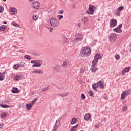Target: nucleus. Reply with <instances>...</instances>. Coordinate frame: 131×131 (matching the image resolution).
<instances>
[{"mask_svg":"<svg viewBox=\"0 0 131 131\" xmlns=\"http://www.w3.org/2000/svg\"><path fill=\"white\" fill-rule=\"evenodd\" d=\"M101 58H102V56L100 54H97L95 55L94 58L92 60V65L91 69L92 72H96V71L98 70V68H97L96 66H97V64H98V60H100Z\"/></svg>","mask_w":131,"mask_h":131,"instance_id":"1","label":"nucleus"},{"mask_svg":"<svg viewBox=\"0 0 131 131\" xmlns=\"http://www.w3.org/2000/svg\"><path fill=\"white\" fill-rule=\"evenodd\" d=\"M80 54L83 57H89L91 55V49L89 47H84L82 48Z\"/></svg>","mask_w":131,"mask_h":131,"instance_id":"2","label":"nucleus"},{"mask_svg":"<svg viewBox=\"0 0 131 131\" xmlns=\"http://www.w3.org/2000/svg\"><path fill=\"white\" fill-rule=\"evenodd\" d=\"M50 22L52 27H57L59 24V21L55 17L51 18L50 19Z\"/></svg>","mask_w":131,"mask_h":131,"instance_id":"3","label":"nucleus"},{"mask_svg":"<svg viewBox=\"0 0 131 131\" xmlns=\"http://www.w3.org/2000/svg\"><path fill=\"white\" fill-rule=\"evenodd\" d=\"M83 39V38L82 37V36H81V34L79 33H78L76 35V38L72 41L73 45H75L76 43H78V42H79V41H81Z\"/></svg>","mask_w":131,"mask_h":131,"instance_id":"4","label":"nucleus"},{"mask_svg":"<svg viewBox=\"0 0 131 131\" xmlns=\"http://www.w3.org/2000/svg\"><path fill=\"white\" fill-rule=\"evenodd\" d=\"M97 88H100V89L104 88V84H103L102 81H99L97 83H94L92 85V88L95 91H97Z\"/></svg>","mask_w":131,"mask_h":131,"instance_id":"5","label":"nucleus"},{"mask_svg":"<svg viewBox=\"0 0 131 131\" xmlns=\"http://www.w3.org/2000/svg\"><path fill=\"white\" fill-rule=\"evenodd\" d=\"M130 94V92L129 91V90H125L123 91L121 95L120 99L124 100V99H125V98H126V97H127V96H128Z\"/></svg>","mask_w":131,"mask_h":131,"instance_id":"6","label":"nucleus"},{"mask_svg":"<svg viewBox=\"0 0 131 131\" xmlns=\"http://www.w3.org/2000/svg\"><path fill=\"white\" fill-rule=\"evenodd\" d=\"M108 38L111 42H114V41L116 40L117 36H116V34L115 33H113L110 34V36Z\"/></svg>","mask_w":131,"mask_h":131,"instance_id":"7","label":"nucleus"},{"mask_svg":"<svg viewBox=\"0 0 131 131\" xmlns=\"http://www.w3.org/2000/svg\"><path fill=\"white\" fill-rule=\"evenodd\" d=\"M94 9H95V7L94 6L90 5L86 11L87 14H88V15H93V14H94Z\"/></svg>","mask_w":131,"mask_h":131,"instance_id":"8","label":"nucleus"},{"mask_svg":"<svg viewBox=\"0 0 131 131\" xmlns=\"http://www.w3.org/2000/svg\"><path fill=\"white\" fill-rule=\"evenodd\" d=\"M116 25H117V20L114 18L111 19L110 23V27L113 28V27H115Z\"/></svg>","mask_w":131,"mask_h":131,"instance_id":"9","label":"nucleus"},{"mask_svg":"<svg viewBox=\"0 0 131 131\" xmlns=\"http://www.w3.org/2000/svg\"><path fill=\"white\" fill-rule=\"evenodd\" d=\"M43 64V61L41 60H36L35 64L33 65V67H40Z\"/></svg>","mask_w":131,"mask_h":131,"instance_id":"10","label":"nucleus"},{"mask_svg":"<svg viewBox=\"0 0 131 131\" xmlns=\"http://www.w3.org/2000/svg\"><path fill=\"white\" fill-rule=\"evenodd\" d=\"M121 27H122V24H120L119 26L113 29L114 31H115L117 33H121L122 32V30H121Z\"/></svg>","mask_w":131,"mask_h":131,"instance_id":"11","label":"nucleus"},{"mask_svg":"<svg viewBox=\"0 0 131 131\" xmlns=\"http://www.w3.org/2000/svg\"><path fill=\"white\" fill-rule=\"evenodd\" d=\"M40 4L38 3V2H35L32 4V7H33L34 9H39L40 8Z\"/></svg>","mask_w":131,"mask_h":131,"instance_id":"12","label":"nucleus"},{"mask_svg":"<svg viewBox=\"0 0 131 131\" xmlns=\"http://www.w3.org/2000/svg\"><path fill=\"white\" fill-rule=\"evenodd\" d=\"M130 69V67H127L125 68H124L122 71V75H124V74L126 73V72H129Z\"/></svg>","mask_w":131,"mask_h":131,"instance_id":"13","label":"nucleus"},{"mask_svg":"<svg viewBox=\"0 0 131 131\" xmlns=\"http://www.w3.org/2000/svg\"><path fill=\"white\" fill-rule=\"evenodd\" d=\"M81 21L82 23L84 24V25H86V24H88L89 23V18L88 17H84L83 18H82Z\"/></svg>","mask_w":131,"mask_h":131,"instance_id":"14","label":"nucleus"},{"mask_svg":"<svg viewBox=\"0 0 131 131\" xmlns=\"http://www.w3.org/2000/svg\"><path fill=\"white\" fill-rule=\"evenodd\" d=\"M53 69H54V70H55V71L58 72V71H60V70H61V66L59 65H56L55 67H53Z\"/></svg>","mask_w":131,"mask_h":131,"instance_id":"15","label":"nucleus"},{"mask_svg":"<svg viewBox=\"0 0 131 131\" xmlns=\"http://www.w3.org/2000/svg\"><path fill=\"white\" fill-rule=\"evenodd\" d=\"M91 114L87 113L84 116V119L85 120H90V119H91Z\"/></svg>","mask_w":131,"mask_h":131,"instance_id":"16","label":"nucleus"},{"mask_svg":"<svg viewBox=\"0 0 131 131\" xmlns=\"http://www.w3.org/2000/svg\"><path fill=\"white\" fill-rule=\"evenodd\" d=\"M19 91V90L17 88L13 87L12 90H11L12 93H13V94H16L18 93Z\"/></svg>","mask_w":131,"mask_h":131,"instance_id":"17","label":"nucleus"},{"mask_svg":"<svg viewBox=\"0 0 131 131\" xmlns=\"http://www.w3.org/2000/svg\"><path fill=\"white\" fill-rule=\"evenodd\" d=\"M0 107L2 108H4V109H6V108H10V106L6 104H0Z\"/></svg>","mask_w":131,"mask_h":131,"instance_id":"18","label":"nucleus"},{"mask_svg":"<svg viewBox=\"0 0 131 131\" xmlns=\"http://www.w3.org/2000/svg\"><path fill=\"white\" fill-rule=\"evenodd\" d=\"M6 28H7L6 25H2L0 27V30H1V31H5Z\"/></svg>","mask_w":131,"mask_h":131,"instance_id":"19","label":"nucleus"},{"mask_svg":"<svg viewBox=\"0 0 131 131\" xmlns=\"http://www.w3.org/2000/svg\"><path fill=\"white\" fill-rule=\"evenodd\" d=\"M76 122H77V120L75 118H73L71 121V124H75Z\"/></svg>","mask_w":131,"mask_h":131,"instance_id":"20","label":"nucleus"},{"mask_svg":"<svg viewBox=\"0 0 131 131\" xmlns=\"http://www.w3.org/2000/svg\"><path fill=\"white\" fill-rule=\"evenodd\" d=\"M26 107L27 110H30L32 108V105H31L30 104H27Z\"/></svg>","mask_w":131,"mask_h":131,"instance_id":"21","label":"nucleus"},{"mask_svg":"<svg viewBox=\"0 0 131 131\" xmlns=\"http://www.w3.org/2000/svg\"><path fill=\"white\" fill-rule=\"evenodd\" d=\"M68 65V61L67 60L63 61V64H61V67H65Z\"/></svg>","mask_w":131,"mask_h":131,"instance_id":"22","label":"nucleus"},{"mask_svg":"<svg viewBox=\"0 0 131 131\" xmlns=\"http://www.w3.org/2000/svg\"><path fill=\"white\" fill-rule=\"evenodd\" d=\"M15 79L16 80H22V76L20 75H17L15 77Z\"/></svg>","mask_w":131,"mask_h":131,"instance_id":"23","label":"nucleus"},{"mask_svg":"<svg viewBox=\"0 0 131 131\" xmlns=\"http://www.w3.org/2000/svg\"><path fill=\"white\" fill-rule=\"evenodd\" d=\"M124 8L123 7V6H120L118 8L117 12H121V11H122V10H123Z\"/></svg>","mask_w":131,"mask_h":131,"instance_id":"24","label":"nucleus"},{"mask_svg":"<svg viewBox=\"0 0 131 131\" xmlns=\"http://www.w3.org/2000/svg\"><path fill=\"white\" fill-rule=\"evenodd\" d=\"M11 11L12 13H14V15H15V14H17V9H16L15 8H12L11 9Z\"/></svg>","mask_w":131,"mask_h":131,"instance_id":"25","label":"nucleus"},{"mask_svg":"<svg viewBox=\"0 0 131 131\" xmlns=\"http://www.w3.org/2000/svg\"><path fill=\"white\" fill-rule=\"evenodd\" d=\"M68 95H69L68 93L59 94V96L60 97H66V96H68Z\"/></svg>","mask_w":131,"mask_h":131,"instance_id":"26","label":"nucleus"},{"mask_svg":"<svg viewBox=\"0 0 131 131\" xmlns=\"http://www.w3.org/2000/svg\"><path fill=\"white\" fill-rule=\"evenodd\" d=\"M63 41L64 43H67L68 40L67 39V38L66 37V36L63 37Z\"/></svg>","mask_w":131,"mask_h":131,"instance_id":"27","label":"nucleus"},{"mask_svg":"<svg viewBox=\"0 0 131 131\" xmlns=\"http://www.w3.org/2000/svg\"><path fill=\"white\" fill-rule=\"evenodd\" d=\"M36 101H37V99H35L34 100H33V101H32L31 102L30 104L32 105V106H33V105H34V104L35 103V102H36Z\"/></svg>","mask_w":131,"mask_h":131,"instance_id":"28","label":"nucleus"},{"mask_svg":"<svg viewBox=\"0 0 131 131\" xmlns=\"http://www.w3.org/2000/svg\"><path fill=\"white\" fill-rule=\"evenodd\" d=\"M24 58L27 60H31V57H30L29 55H25Z\"/></svg>","mask_w":131,"mask_h":131,"instance_id":"29","label":"nucleus"},{"mask_svg":"<svg viewBox=\"0 0 131 131\" xmlns=\"http://www.w3.org/2000/svg\"><path fill=\"white\" fill-rule=\"evenodd\" d=\"M38 19V16L36 15H33V20H34V21H36Z\"/></svg>","mask_w":131,"mask_h":131,"instance_id":"30","label":"nucleus"},{"mask_svg":"<svg viewBox=\"0 0 131 131\" xmlns=\"http://www.w3.org/2000/svg\"><path fill=\"white\" fill-rule=\"evenodd\" d=\"M25 64L24 62H21L19 64H17V66L20 68V67H24Z\"/></svg>","mask_w":131,"mask_h":131,"instance_id":"31","label":"nucleus"},{"mask_svg":"<svg viewBox=\"0 0 131 131\" xmlns=\"http://www.w3.org/2000/svg\"><path fill=\"white\" fill-rule=\"evenodd\" d=\"M81 100L85 99V95H84V94L82 93L81 95Z\"/></svg>","mask_w":131,"mask_h":131,"instance_id":"32","label":"nucleus"},{"mask_svg":"<svg viewBox=\"0 0 131 131\" xmlns=\"http://www.w3.org/2000/svg\"><path fill=\"white\" fill-rule=\"evenodd\" d=\"M58 14H59V15H62L64 14V10H60L58 12Z\"/></svg>","mask_w":131,"mask_h":131,"instance_id":"33","label":"nucleus"},{"mask_svg":"<svg viewBox=\"0 0 131 131\" xmlns=\"http://www.w3.org/2000/svg\"><path fill=\"white\" fill-rule=\"evenodd\" d=\"M36 73H38L39 74H42V73H43V72L40 71V70H38L36 71Z\"/></svg>","mask_w":131,"mask_h":131,"instance_id":"34","label":"nucleus"},{"mask_svg":"<svg viewBox=\"0 0 131 131\" xmlns=\"http://www.w3.org/2000/svg\"><path fill=\"white\" fill-rule=\"evenodd\" d=\"M49 87H45L41 89V92H45V91H48Z\"/></svg>","mask_w":131,"mask_h":131,"instance_id":"35","label":"nucleus"},{"mask_svg":"<svg viewBox=\"0 0 131 131\" xmlns=\"http://www.w3.org/2000/svg\"><path fill=\"white\" fill-rule=\"evenodd\" d=\"M85 71V69L84 68H81L80 70L81 73H83Z\"/></svg>","mask_w":131,"mask_h":131,"instance_id":"36","label":"nucleus"},{"mask_svg":"<svg viewBox=\"0 0 131 131\" xmlns=\"http://www.w3.org/2000/svg\"><path fill=\"white\" fill-rule=\"evenodd\" d=\"M57 18H58L59 20H61V19H63L64 18V16L63 15H58Z\"/></svg>","mask_w":131,"mask_h":131,"instance_id":"37","label":"nucleus"},{"mask_svg":"<svg viewBox=\"0 0 131 131\" xmlns=\"http://www.w3.org/2000/svg\"><path fill=\"white\" fill-rule=\"evenodd\" d=\"M34 56H35L36 57H39L40 56V54L38 53H33Z\"/></svg>","mask_w":131,"mask_h":131,"instance_id":"38","label":"nucleus"},{"mask_svg":"<svg viewBox=\"0 0 131 131\" xmlns=\"http://www.w3.org/2000/svg\"><path fill=\"white\" fill-rule=\"evenodd\" d=\"M93 95H94L93 91L91 90L89 91V96H90V97H93Z\"/></svg>","mask_w":131,"mask_h":131,"instance_id":"39","label":"nucleus"},{"mask_svg":"<svg viewBox=\"0 0 131 131\" xmlns=\"http://www.w3.org/2000/svg\"><path fill=\"white\" fill-rule=\"evenodd\" d=\"M4 12V7L0 6V13H3Z\"/></svg>","mask_w":131,"mask_h":131,"instance_id":"40","label":"nucleus"},{"mask_svg":"<svg viewBox=\"0 0 131 131\" xmlns=\"http://www.w3.org/2000/svg\"><path fill=\"white\" fill-rule=\"evenodd\" d=\"M18 68H19V67H18V64H15V65H14V66H13V69H14L17 70V69H18Z\"/></svg>","mask_w":131,"mask_h":131,"instance_id":"41","label":"nucleus"},{"mask_svg":"<svg viewBox=\"0 0 131 131\" xmlns=\"http://www.w3.org/2000/svg\"><path fill=\"white\" fill-rule=\"evenodd\" d=\"M115 59L116 60H119V59H120V56L118 55H117L115 56Z\"/></svg>","mask_w":131,"mask_h":131,"instance_id":"42","label":"nucleus"},{"mask_svg":"<svg viewBox=\"0 0 131 131\" xmlns=\"http://www.w3.org/2000/svg\"><path fill=\"white\" fill-rule=\"evenodd\" d=\"M5 116H7V114L6 113H3L1 116V117H5Z\"/></svg>","mask_w":131,"mask_h":131,"instance_id":"43","label":"nucleus"},{"mask_svg":"<svg viewBox=\"0 0 131 131\" xmlns=\"http://www.w3.org/2000/svg\"><path fill=\"white\" fill-rule=\"evenodd\" d=\"M4 126H5V124L0 123V129H3Z\"/></svg>","mask_w":131,"mask_h":131,"instance_id":"44","label":"nucleus"},{"mask_svg":"<svg viewBox=\"0 0 131 131\" xmlns=\"http://www.w3.org/2000/svg\"><path fill=\"white\" fill-rule=\"evenodd\" d=\"M122 109H123V111H126L127 107H126V106H124L122 107Z\"/></svg>","mask_w":131,"mask_h":131,"instance_id":"45","label":"nucleus"},{"mask_svg":"<svg viewBox=\"0 0 131 131\" xmlns=\"http://www.w3.org/2000/svg\"><path fill=\"white\" fill-rule=\"evenodd\" d=\"M78 126V124H76V125L75 126H73V127H72L73 128L75 129H76V128H77Z\"/></svg>","mask_w":131,"mask_h":131,"instance_id":"46","label":"nucleus"},{"mask_svg":"<svg viewBox=\"0 0 131 131\" xmlns=\"http://www.w3.org/2000/svg\"><path fill=\"white\" fill-rule=\"evenodd\" d=\"M13 26H15V27H18V26H19V25H18V24L17 23H13Z\"/></svg>","mask_w":131,"mask_h":131,"instance_id":"47","label":"nucleus"},{"mask_svg":"<svg viewBox=\"0 0 131 131\" xmlns=\"http://www.w3.org/2000/svg\"><path fill=\"white\" fill-rule=\"evenodd\" d=\"M36 61V60H31V64H34V65H35Z\"/></svg>","mask_w":131,"mask_h":131,"instance_id":"48","label":"nucleus"},{"mask_svg":"<svg viewBox=\"0 0 131 131\" xmlns=\"http://www.w3.org/2000/svg\"><path fill=\"white\" fill-rule=\"evenodd\" d=\"M4 74H5L4 73H0V78L3 77V75H4Z\"/></svg>","mask_w":131,"mask_h":131,"instance_id":"49","label":"nucleus"},{"mask_svg":"<svg viewBox=\"0 0 131 131\" xmlns=\"http://www.w3.org/2000/svg\"><path fill=\"white\" fill-rule=\"evenodd\" d=\"M75 129H74V128H73L72 127L70 129V131H75Z\"/></svg>","mask_w":131,"mask_h":131,"instance_id":"50","label":"nucleus"},{"mask_svg":"<svg viewBox=\"0 0 131 131\" xmlns=\"http://www.w3.org/2000/svg\"><path fill=\"white\" fill-rule=\"evenodd\" d=\"M120 12L117 11V16H120Z\"/></svg>","mask_w":131,"mask_h":131,"instance_id":"51","label":"nucleus"},{"mask_svg":"<svg viewBox=\"0 0 131 131\" xmlns=\"http://www.w3.org/2000/svg\"><path fill=\"white\" fill-rule=\"evenodd\" d=\"M36 71H33L32 72V73H36Z\"/></svg>","mask_w":131,"mask_h":131,"instance_id":"52","label":"nucleus"},{"mask_svg":"<svg viewBox=\"0 0 131 131\" xmlns=\"http://www.w3.org/2000/svg\"><path fill=\"white\" fill-rule=\"evenodd\" d=\"M2 80H4V78L3 77L0 78V81Z\"/></svg>","mask_w":131,"mask_h":131,"instance_id":"53","label":"nucleus"},{"mask_svg":"<svg viewBox=\"0 0 131 131\" xmlns=\"http://www.w3.org/2000/svg\"><path fill=\"white\" fill-rule=\"evenodd\" d=\"M77 26L78 27H80V23H78Z\"/></svg>","mask_w":131,"mask_h":131,"instance_id":"54","label":"nucleus"},{"mask_svg":"<svg viewBox=\"0 0 131 131\" xmlns=\"http://www.w3.org/2000/svg\"><path fill=\"white\" fill-rule=\"evenodd\" d=\"M3 23H4V24H7V21H4Z\"/></svg>","mask_w":131,"mask_h":131,"instance_id":"55","label":"nucleus"},{"mask_svg":"<svg viewBox=\"0 0 131 131\" xmlns=\"http://www.w3.org/2000/svg\"><path fill=\"white\" fill-rule=\"evenodd\" d=\"M73 7H74L75 8H75H76V7H75V5H73Z\"/></svg>","mask_w":131,"mask_h":131,"instance_id":"56","label":"nucleus"},{"mask_svg":"<svg viewBox=\"0 0 131 131\" xmlns=\"http://www.w3.org/2000/svg\"><path fill=\"white\" fill-rule=\"evenodd\" d=\"M30 2H33V0H29Z\"/></svg>","mask_w":131,"mask_h":131,"instance_id":"57","label":"nucleus"},{"mask_svg":"<svg viewBox=\"0 0 131 131\" xmlns=\"http://www.w3.org/2000/svg\"><path fill=\"white\" fill-rule=\"evenodd\" d=\"M129 52H131V49H130L129 50Z\"/></svg>","mask_w":131,"mask_h":131,"instance_id":"58","label":"nucleus"},{"mask_svg":"<svg viewBox=\"0 0 131 131\" xmlns=\"http://www.w3.org/2000/svg\"><path fill=\"white\" fill-rule=\"evenodd\" d=\"M121 54L122 55H123V53H122V52H121Z\"/></svg>","mask_w":131,"mask_h":131,"instance_id":"59","label":"nucleus"},{"mask_svg":"<svg viewBox=\"0 0 131 131\" xmlns=\"http://www.w3.org/2000/svg\"><path fill=\"white\" fill-rule=\"evenodd\" d=\"M3 2H6L7 0H3Z\"/></svg>","mask_w":131,"mask_h":131,"instance_id":"60","label":"nucleus"},{"mask_svg":"<svg viewBox=\"0 0 131 131\" xmlns=\"http://www.w3.org/2000/svg\"><path fill=\"white\" fill-rule=\"evenodd\" d=\"M50 32H52V30H50Z\"/></svg>","mask_w":131,"mask_h":131,"instance_id":"61","label":"nucleus"},{"mask_svg":"<svg viewBox=\"0 0 131 131\" xmlns=\"http://www.w3.org/2000/svg\"><path fill=\"white\" fill-rule=\"evenodd\" d=\"M13 47H14V48H17V47H16V46H13Z\"/></svg>","mask_w":131,"mask_h":131,"instance_id":"62","label":"nucleus"},{"mask_svg":"<svg viewBox=\"0 0 131 131\" xmlns=\"http://www.w3.org/2000/svg\"><path fill=\"white\" fill-rule=\"evenodd\" d=\"M51 28V29H53V28Z\"/></svg>","mask_w":131,"mask_h":131,"instance_id":"63","label":"nucleus"}]
</instances>
